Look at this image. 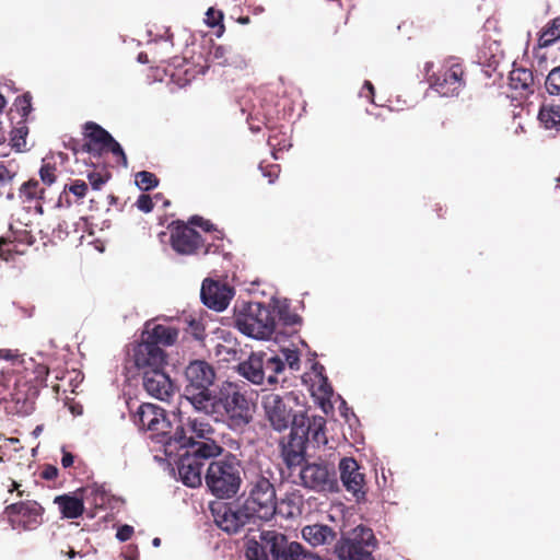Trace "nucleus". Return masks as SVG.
Listing matches in <instances>:
<instances>
[{"mask_svg":"<svg viewBox=\"0 0 560 560\" xmlns=\"http://www.w3.org/2000/svg\"><path fill=\"white\" fill-rule=\"evenodd\" d=\"M174 420L176 427L166 443L165 455L167 457L175 456L179 451H185L206 465L208 460L218 459L217 457L222 455L224 448L213 439L215 430L208 421L186 416L180 409L174 413Z\"/></svg>","mask_w":560,"mask_h":560,"instance_id":"nucleus-1","label":"nucleus"},{"mask_svg":"<svg viewBox=\"0 0 560 560\" xmlns=\"http://www.w3.org/2000/svg\"><path fill=\"white\" fill-rule=\"evenodd\" d=\"M255 405L235 382H223L198 412L217 422H224L234 431H242L254 418Z\"/></svg>","mask_w":560,"mask_h":560,"instance_id":"nucleus-2","label":"nucleus"},{"mask_svg":"<svg viewBox=\"0 0 560 560\" xmlns=\"http://www.w3.org/2000/svg\"><path fill=\"white\" fill-rule=\"evenodd\" d=\"M277 470L279 469L273 465H259L257 470L250 471L240 504V513L245 518L269 521L276 515V483L279 480Z\"/></svg>","mask_w":560,"mask_h":560,"instance_id":"nucleus-3","label":"nucleus"},{"mask_svg":"<svg viewBox=\"0 0 560 560\" xmlns=\"http://www.w3.org/2000/svg\"><path fill=\"white\" fill-rule=\"evenodd\" d=\"M260 541L248 540L246 560H314L315 556L302 544L289 541L287 536L277 530H262Z\"/></svg>","mask_w":560,"mask_h":560,"instance_id":"nucleus-4","label":"nucleus"},{"mask_svg":"<svg viewBox=\"0 0 560 560\" xmlns=\"http://www.w3.org/2000/svg\"><path fill=\"white\" fill-rule=\"evenodd\" d=\"M38 396L36 385L21 377V369L0 368V400L12 415L26 416L35 408Z\"/></svg>","mask_w":560,"mask_h":560,"instance_id":"nucleus-5","label":"nucleus"},{"mask_svg":"<svg viewBox=\"0 0 560 560\" xmlns=\"http://www.w3.org/2000/svg\"><path fill=\"white\" fill-rule=\"evenodd\" d=\"M243 472L242 460L228 452L224 456L208 463L205 482L215 498L232 499L241 489Z\"/></svg>","mask_w":560,"mask_h":560,"instance_id":"nucleus-6","label":"nucleus"},{"mask_svg":"<svg viewBox=\"0 0 560 560\" xmlns=\"http://www.w3.org/2000/svg\"><path fill=\"white\" fill-rule=\"evenodd\" d=\"M214 368L205 360H194L185 368L184 371V394L194 410L197 412L205 407L209 398L213 395L210 389L215 380Z\"/></svg>","mask_w":560,"mask_h":560,"instance_id":"nucleus-7","label":"nucleus"},{"mask_svg":"<svg viewBox=\"0 0 560 560\" xmlns=\"http://www.w3.org/2000/svg\"><path fill=\"white\" fill-rule=\"evenodd\" d=\"M171 247L179 255L219 254L221 245L208 242L207 238L189 225V221H172L167 225Z\"/></svg>","mask_w":560,"mask_h":560,"instance_id":"nucleus-8","label":"nucleus"},{"mask_svg":"<svg viewBox=\"0 0 560 560\" xmlns=\"http://www.w3.org/2000/svg\"><path fill=\"white\" fill-rule=\"evenodd\" d=\"M235 327L248 337L268 339L275 331L276 318L273 312L258 302H250L235 315Z\"/></svg>","mask_w":560,"mask_h":560,"instance_id":"nucleus-9","label":"nucleus"},{"mask_svg":"<svg viewBox=\"0 0 560 560\" xmlns=\"http://www.w3.org/2000/svg\"><path fill=\"white\" fill-rule=\"evenodd\" d=\"M433 62L424 65V74L429 85L442 96H455L465 88V71L455 58L446 59L438 71L433 70Z\"/></svg>","mask_w":560,"mask_h":560,"instance_id":"nucleus-10","label":"nucleus"},{"mask_svg":"<svg viewBox=\"0 0 560 560\" xmlns=\"http://www.w3.org/2000/svg\"><path fill=\"white\" fill-rule=\"evenodd\" d=\"M236 372L255 385H261L267 378L269 385L278 383L277 375L284 371V363L278 355L267 357L266 352H253L246 360L240 362Z\"/></svg>","mask_w":560,"mask_h":560,"instance_id":"nucleus-11","label":"nucleus"},{"mask_svg":"<svg viewBox=\"0 0 560 560\" xmlns=\"http://www.w3.org/2000/svg\"><path fill=\"white\" fill-rule=\"evenodd\" d=\"M133 421L140 429L150 431V438L166 450V443L174 433L176 422L166 417L163 408L149 402L141 404L133 416Z\"/></svg>","mask_w":560,"mask_h":560,"instance_id":"nucleus-12","label":"nucleus"},{"mask_svg":"<svg viewBox=\"0 0 560 560\" xmlns=\"http://www.w3.org/2000/svg\"><path fill=\"white\" fill-rule=\"evenodd\" d=\"M45 509L35 500H24L7 505L0 521L18 533L32 532L43 524Z\"/></svg>","mask_w":560,"mask_h":560,"instance_id":"nucleus-13","label":"nucleus"},{"mask_svg":"<svg viewBox=\"0 0 560 560\" xmlns=\"http://www.w3.org/2000/svg\"><path fill=\"white\" fill-rule=\"evenodd\" d=\"M298 398L293 393H285L279 395L276 393H268L261 397V407L265 417L271 428L276 431H284L290 425L294 427V422L299 413H293V404Z\"/></svg>","mask_w":560,"mask_h":560,"instance_id":"nucleus-14","label":"nucleus"},{"mask_svg":"<svg viewBox=\"0 0 560 560\" xmlns=\"http://www.w3.org/2000/svg\"><path fill=\"white\" fill-rule=\"evenodd\" d=\"M376 545L374 533L371 528L359 525L349 537L341 538L336 544V552L341 560H375L372 549Z\"/></svg>","mask_w":560,"mask_h":560,"instance_id":"nucleus-15","label":"nucleus"},{"mask_svg":"<svg viewBox=\"0 0 560 560\" xmlns=\"http://www.w3.org/2000/svg\"><path fill=\"white\" fill-rule=\"evenodd\" d=\"M84 142L82 149L93 156H101L104 152H110L114 156L120 159V163L127 166V156L121 145L103 127L94 121H88L84 125Z\"/></svg>","mask_w":560,"mask_h":560,"instance_id":"nucleus-16","label":"nucleus"},{"mask_svg":"<svg viewBox=\"0 0 560 560\" xmlns=\"http://www.w3.org/2000/svg\"><path fill=\"white\" fill-rule=\"evenodd\" d=\"M299 476L304 488L317 492L332 491L337 487L335 467L324 460L305 463Z\"/></svg>","mask_w":560,"mask_h":560,"instance_id":"nucleus-17","label":"nucleus"},{"mask_svg":"<svg viewBox=\"0 0 560 560\" xmlns=\"http://www.w3.org/2000/svg\"><path fill=\"white\" fill-rule=\"evenodd\" d=\"M132 361L137 370L142 374L145 371L165 368L166 353L161 347H155L142 340L132 349Z\"/></svg>","mask_w":560,"mask_h":560,"instance_id":"nucleus-18","label":"nucleus"},{"mask_svg":"<svg viewBox=\"0 0 560 560\" xmlns=\"http://www.w3.org/2000/svg\"><path fill=\"white\" fill-rule=\"evenodd\" d=\"M234 295V291L226 283L212 279H205L201 285L200 296L202 303L214 311L225 310Z\"/></svg>","mask_w":560,"mask_h":560,"instance_id":"nucleus-19","label":"nucleus"},{"mask_svg":"<svg viewBox=\"0 0 560 560\" xmlns=\"http://www.w3.org/2000/svg\"><path fill=\"white\" fill-rule=\"evenodd\" d=\"M302 422L303 420L300 419L299 423ZM302 427L303 424L292 427L288 440L281 442V456L289 469L301 466L305 462L306 442L300 434Z\"/></svg>","mask_w":560,"mask_h":560,"instance_id":"nucleus-20","label":"nucleus"},{"mask_svg":"<svg viewBox=\"0 0 560 560\" xmlns=\"http://www.w3.org/2000/svg\"><path fill=\"white\" fill-rule=\"evenodd\" d=\"M0 359L10 361L12 369L24 368V374L21 371V377L23 380H30V384L36 385L38 388L49 374V369L45 364L36 363L33 359L25 361L24 359L19 360V354L13 353L11 350L0 349Z\"/></svg>","mask_w":560,"mask_h":560,"instance_id":"nucleus-21","label":"nucleus"},{"mask_svg":"<svg viewBox=\"0 0 560 560\" xmlns=\"http://www.w3.org/2000/svg\"><path fill=\"white\" fill-rule=\"evenodd\" d=\"M340 479L348 492H351L357 499L365 495L364 474L358 462L352 457H343L339 462Z\"/></svg>","mask_w":560,"mask_h":560,"instance_id":"nucleus-22","label":"nucleus"},{"mask_svg":"<svg viewBox=\"0 0 560 560\" xmlns=\"http://www.w3.org/2000/svg\"><path fill=\"white\" fill-rule=\"evenodd\" d=\"M141 375L143 388L152 397L166 400L173 394L174 385L164 368L145 371Z\"/></svg>","mask_w":560,"mask_h":560,"instance_id":"nucleus-23","label":"nucleus"},{"mask_svg":"<svg viewBox=\"0 0 560 560\" xmlns=\"http://www.w3.org/2000/svg\"><path fill=\"white\" fill-rule=\"evenodd\" d=\"M178 455L177 470L183 483L190 488L199 487L202 482L205 463L198 462L185 451Z\"/></svg>","mask_w":560,"mask_h":560,"instance_id":"nucleus-24","label":"nucleus"},{"mask_svg":"<svg viewBox=\"0 0 560 560\" xmlns=\"http://www.w3.org/2000/svg\"><path fill=\"white\" fill-rule=\"evenodd\" d=\"M302 419L303 427L301 428L302 432H300L301 435H303V440L307 443L308 441L314 442L315 444H326L327 439L325 434V427H326V420L325 418L320 416H314L312 418L307 417L305 413L301 412L296 417V420L294 422V427L299 424V420Z\"/></svg>","mask_w":560,"mask_h":560,"instance_id":"nucleus-25","label":"nucleus"},{"mask_svg":"<svg viewBox=\"0 0 560 560\" xmlns=\"http://www.w3.org/2000/svg\"><path fill=\"white\" fill-rule=\"evenodd\" d=\"M509 85L521 97L533 94L535 91L533 71L513 63V69L509 75Z\"/></svg>","mask_w":560,"mask_h":560,"instance_id":"nucleus-26","label":"nucleus"},{"mask_svg":"<svg viewBox=\"0 0 560 560\" xmlns=\"http://www.w3.org/2000/svg\"><path fill=\"white\" fill-rule=\"evenodd\" d=\"M277 513L284 518H295L302 515L304 499L300 491L287 492L283 498L276 499Z\"/></svg>","mask_w":560,"mask_h":560,"instance_id":"nucleus-27","label":"nucleus"},{"mask_svg":"<svg viewBox=\"0 0 560 560\" xmlns=\"http://www.w3.org/2000/svg\"><path fill=\"white\" fill-rule=\"evenodd\" d=\"M336 532L328 525L312 524L302 529V537L313 547L329 545L336 539Z\"/></svg>","mask_w":560,"mask_h":560,"instance_id":"nucleus-28","label":"nucleus"},{"mask_svg":"<svg viewBox=\"0 0 560 560\" xmlns=\"http://www.w3.org/2000/svg\"><path fill=\"white\" fill-rule=\"evenodd\" d=\"M166 37H161L160 40H154L150 47L152 54V60L149 59L148 52H140L138 55V61L141 63L149 62H164L171 55L174 47L173 34L168 31L165 32Z\"/></svg>","mask_w":560,"mask_h":560,"instance_id":"nucleus-29","label":"nucleus"},{"mask_svg":"<svg viewBox=\"0 0 560 560\" xmlns=\"http://www.w3.org/2000/svg\"><path fill=\"white\" fill-rule=\"evenodd\" d=\"M178 338V329L172 326L162 324L155 325L151 330L147 331V337L143 340L155 347L173 346Z\"/></svg>","mask_w":560,"mask_h":560,"instance_id":"nucleus-30","label":"nucleus"},{"mask_svg":"<svg viewBox=\"0 0 560 560\" xmlns=\"http://www.w3.org/2000/svg\"><path fill=\"white\" fill-rule=\"evenodd\" d=\"M54 502L58 505L63 518H78L85 510L83 499L73 494L57 495Z\"/></svg>","mask_w":560,"mask_h":560,"instance_id":"nucleus-31","label":"nucleus"},{"mask_svg":"<svg viewBox=\"0 0 560 560\" xmlns=\"http://www.w3.org/2000/svg\"><path fill=\"white\" fill-rule=\"evenodd\" d=\"M538 119L546 129L560 130V103L542 104Z\"/></svg>","mask_w":560,"mask_h":560,"instance_id":"nucleus-32","label":"nucleus"},{"mask_svg":"<svg viewBox=\"0 0 560 560\" xmlns=\"http://www.w3.org/2000/svg\"><path fill=\"white\" fill-rule=\"evenodd\" d=\"M45 188L35 178H30L23 183L19 189V196L23 202H32L44 199Z\"/></svg>","mask_w":560,"mask_h":560,"instance_id":"nucleus-33","label":"nucleus"},{"mask_svg":"<svg viewBox=\"0 0 560 560\" xmlns=\"http://www.w3.org/2000/svg\"><path fill=\"white\" fill-rule=\"evenodd\" d=\"M249 520L250 518H245V515H241L238 508L235 512H225L222 520L218 521V524L223 530L228 533H237L238 529Z\"/></svg>","mask_w":560,"mask_h":560,"instance_id":"nucleus-34","label":"nucleus"},{"mask_svg":"<svg viewBox=\"0 0 560 560\" xmlns=\"http://www.w3.org/2000/svg\"><path fill=\"white\" fill-rule=\"evenodd\" d=\"M560 40V16L552 19L541 32L539 42L541 46H550Z\"/></svg>","mask_w":560,"mask_h":560,"instance_id":"nucleus-35","label":"nucleus"},{"mask_svg":"<svg viewBox=\"0 0 560 560\" xmlns=\"http://www.w3.org/2000/svg\"><path fill=\"white\" fill-rule=\"evenodd\" d=\"M223 19L224 14L221 10L209 8L206 12L205 22L210 28H215V35L218 37L222 36L225 31Z\"/></svg>","mask_w":560,"mask_h":560,"instance_id":"nucleus-36","label":"nucleus"},{"mask_svg":"<svg viewBox=\"0 0 560 560\" xmlns=\"http://www.w3.org/2000/svg\"><path fill=\"white\" fill-rule=\"evenodd\" d=\"M136 185L143 191L154 189L159 185V178L155 174L148 171H140L135 175Z\"/></svg>","mask_w":560,"mask_h":560,"instance_id":"nucleus-37","label":"nucleus"},{"mask_svg":"<svg viewBox=\"0 0 560 560\" xmlns=\"http://www.w3.org/2000/svg\"><path fill=\"white\" fill-rule=\"evenodd\" d=\"M545 89L549 95H560V66L549 71L545 80Z\"/></svg>","mask_w":560,"mask_h":560,"instance_id":"nucleus-38","label":"nucleus"},{"mask_svg":"<svg viewBox=\"0 0 560 560\" xmlns=\"http://www.w3.org/2000/svg\"><path fill=\"white\" fill-rule=\"evenodd\" d=\"M27 133L28 128L26 127L25 121L20 122V125L11 131L12 147L18 151H23L26 147L25 138Z\"/></svg>","mask_w":560,"mask_h":560,"instance_id":"nucleus-39","label":"nucleus"},{"mask_svg":"<svg viewBox=\"0 0 560 560\" xmlns=\"http://www.w3.org/2000/svg\"><path fill=\"white\" fill-rule=\"evenodd\" d=\"M14 107L19 115L22 118V121H25L28 115L32 112V95L30 92H26L20 96H18L14 101Z\"/></svg>","mask_w":560,"mask_h":560,"instance_id":"nucleus-40","label":"nucleus"},{"mask_svg":"<svg viewBox=\"0 0 560 560\" xmlns=\"http://www.w3.org/2000/svg\"><path fill=\"white\" fill-rule=\"evenodd\" d=\"M68 192H71L77 197L78 200H80L85 197L88 192V185L84 180L81 179L73 180L71 184L65 186L63 194L67 195ZM66 202L68 206L71 205L68 196H66Z\"/></svg>","mask_w":560,"mask_h":560,"instance_id":"nucleus-41","label":"nucleus"},{"mask_svg":"<svg viewBox=\"0 0 560 560\" xmlns=\"http://www.w3.org/2000/svg\"><path fill=\"white\" fill-rule=\"evenodd\" d=\"M39 177L45 186H51L57 179L56 165L50 163H44L39 168Z\"/></svg>","mask_w":560,"mask_h":560,"instance_id":"nucleus-42","label":"nucleus"},{"mask_svg":"<svg viewBox=\"0 0 560 560\" xmlns=\"http://www.w3.org/2000/svg\"><path fill=\"white\" fill-rule=\"evenodd\" d=\"M89 498H92L93 504L95 508H104L108 502V494L106 490L101 486H93L90 489Z\"/></svg>","mask_w":560,"mask_h":560,"instance_id":"nucleus-43","label":"nucleus"},{"mask_svg":"<svg viewBox=\"0 0 560 560\" xmlns=\"http://www.w3.org/2000/svg\"><path fill=\"white\" fill-rule=\"evenodd\" d=\"M281 353L284 358L282 362L284 363V366L288 365L292 371H299L300 370V354L296 349H282Z\"/></svg>","mask_w":560,"mask_h":560,"instance_id":"nucleus-44","label":"nucleus"},{"mask_svg":"<svg viewBox=\"0 0 560 560\" xmlns=\"http://www.w3.org/2000/svg\"><path fill=\"white\" fill-rule=\"evenodd\" d=\"M188 221H189V225L191 228L192 226H198V228H200L202 231H205L207 233H210V232H213V231L217 232V229L214 228V225L209 220H206L202 217L192 215L191 218H189ZM218 233L220 235L215 236V238L219 240V241H222V233L220 231H218Z\"/></svg>","mask_w":560,"mask_h":560,"instance_id":"nucleus-45","label":"nucleus"},{"mask_svg":"<svg viewBox=\"0 0 560 560\" xmlns=\"http://www.w3.org/2000/svg\"><path fill=\"white\" fill-rule=\"evenodd\" d=\"M15 252V244L8 238H0V257L9 260Z\"/></svg>","mask_w":560,"mask_h":560,"instance_id":"nucleus-46","label":"nucleus"},{"mask_svg":"<svg viewBox=\"0 0 560 560\" xmlns=\"http://www.w3.org/2000/svg\"><path fill=\"white\" fill-rule=\"evenodd\" d=\"M136 207L144 213L151 212L154 208L152 197L147 194H141L136 201Z\"/></svg>","mask_w":560,"mask_h":560,"instance_id":"nucleus-47","label":"nucleus"},{"mask_svg":"<svg viewBox=\"0 0 560 560\" xmlns=\"http://www.w3.org/2000/svg\"><path fill=\"white\" fill-rule=\"evenodd\" d=\"M88 178L92 188L94 190H98L108 180L109 175H102L101 173L92 172L89 174Z\"/></svg>","mask_w":560,"mask_h":560,"instance_id":"nucleus-48","label":"nucleus"},{"mask_svg":"<svg viewBox=\"0 0 560 560\" xmlns=\"http://www.w3.org/2000/svg\"><path fill=\"white\" fill-rule=\"evenodd\" d=\"M248 125H249V129L252 130V132L256 133V132H259L261 129H262V126H265L267 129L271 130L273 129L269 124H270V120L269 119H265L262 121H260L258 118H256L255 116L250 115L248 117Z\"/></svg>","mask_w":560,"mask_h":560,"instance_id":"nucleus-49","label":"nucleus"},{"mask_svg":"<svg viewBox=\"0 0 560 560\" xmlns=\"http://www.w3.org/2000/svg\"><path fill=\"white\" fill-rule=\"evenodd\" d=\"M317 390L320 393V398L324 400H329L334 393L332 387L328 384L326 377H322Z\"/></svg>","mask_w":560,"mask_h":560,"instance_id":"nucleus-50","label":"nucleus"},{"mask_svg":"<svg viewBox=\"0 0 560 560\" xmlns=\"http://www.w3.org/2000/svg\"><path fill=\"white\" fill-rule=\"evenodd\" d=\"M14 174L3 164L0 163V187L11 183Z\"/></svg>","mask_w":560,"mask_h":560,"instance_id":"nucleus-51","label":"nucleus"},{"mask_svg":"<svg viewBox=\"0 0 560 560\" xmlns=\"http://www.w3.org/2000/svg\"><path fill=\"white\" fill-rule=\"evenodd\" d=\"M133 534V527L130 526V525H122L121 527L118 528L117 533H116V537L118 540L120 541H127L131 538Z\"/></svg>","mask_w":560,"mask_h":560,"instance_id":"nucleus-52","label":"nucleus"},{"mask_svg":"<svg viewBox=\"0 0 560 560\" xmlns=\"http://www.w3.org/2000/svg\"><path fill=\"white\" fill-rule=\"evenodd\" d=\"M40 477L45 480H55L58 477V468L52 465H46L40 471Z\"/></svg>","mask_w":560,"mask_h":560,"instance_id":"nucleus-53","label":"nucleus"},{"mask_svg":"<svg viewBox=\"0 0 560 560\" xmlns=\"http://www.w3.org/2000/svg\"><path fill=\"white\" fill-rule=\"evenodd\" d=\"M191 334L197 340H202L205 338V327L196 320L190 322Z\"/></svg>","mask_w":560,"mask_h":560,"instance_id":"nucleus-54","label":"nucleus"},{"mask_svg":"<svg viewBox=\"0 0 560 560\" xmlns=\"http://www.w3.org/2000/svg\"><path fill=\"white\" fill-rule=\"evenodd\" d=\"M82 144L83 143L81 141L70 138L69 141L65 143V147L71 150L74 154H78L79 152H84L81 148Z\"/></svg>","mask_w":560,"mask_h":560,"instance_id":"nucleus-55","label":"nucleus"},{"mask_svg":"<svg viewBox=\"0 0 560 560\" xmlns=\"http://www.w3.org/2000/svg\"><path fill=\"white\" fill-rule=\"evenodd\" d=\"M74 463V456L65 450H62L61 465L63 468H69Z\"/></svg>","mask_w":560,"mask_h":560,"instance_id":"nucleus-56","label":"nucleus"},{"mask_svg":"<svg viewBox=\"0 0 560 560\" xmlns=\"http://www.w3.org/2000/svg\"><path fill=\"white\" fill-rule=\"evenodd\" d=\"M279 172H280L279 165H270L268 171L265 172L264 175L269 178V183L271 184L278 177Z\"/></svg>","mask_w":560,"mask_h":560,"instance_id":"nucleus-57","label":"nucleus"},{"mask_svg":"<svg viewBox=\"0 0 560 560\" xmlns=\"http://www.w3.org/2000/svg\"><path fill=\"white\" fill-rule=\"evenodd\" d=\"M368 91V94H364L366 98H369L372 103L374 102V86L370 81H365L362 88V93Z\"/></svg>","mask_w":560,"mask_h":560,"instance_id":"nucleus-58","label":"nucleus"},{"mask_svg":"<svg viewBox=\"0 0 560 560\" xmlns=\"http://www.w3.org/2000/svg\"><path fill=\"white\" fill-rule=\"evenodd\" d=\"M19 488H20V483H18L16 481L13 480L11 483V487L9 488V492L18 491V495L22 497L24 491H21Z\"/></svg>","mask_w":560,"mask_h":560,"instance_id":"nucleus-59","label":"nucleus"},{"mask_svg":"<svg viewBox=\"0 0 560 560\" xmlns=\"http://www.w3.org/2000/svg\"><path fill=\"white\" fill-rule=\"evenodd\" d=\"M434 211L436 212V215L438 218H443L444 217V208L441 203H435L434 205Z\"/></svg>","mask_w":560,"mask_h":560,"instance_id":"nucleus-60","label":"nucleus"},{"mask_svg":"<svg viewBox=\"0 0 560 560\" xmlns=\"http://www.w3.org/2000/svg\"><path fill=\"white\" fill-rule=\"evenodd\" d=\"M250 21L249 16H241L237 22L241 24H248Z\"/></svg>","mask_w":560,"mask_h":560,"instance_id":"nucleus-61","label":"nucleus"},{"mask_svg":"<svg viewBox=\"0 0 560 560\" xmlns=\"http://www.w3.org/2000/svg\"><path fill=\"white\" fill-rule=\"evenodd\" d=\"M276 136H269L268 138V144L272 148H275L278 143L275 142Z\"/></svg>","mask_w":560,"mask_h":560,"instance_id":"nucleus-62","label":"nucleus"},{"mask_svg":"<svg viewBox=\"0 0 560 560\" xmlns=\"http://www.w3.org/2000/svg\"><path fill=\"white\" fill-rule=\"evenodd\" d=\"M77 555H78V552H75L73 549H70L67 552V556H68L69 559H73Z\"/></svg>","mask_w":560,"mask_h":560,"instance_id":"nucleus-63","label":"nucleus"},{"mask_svg":"<svg viewBox=\"0 0 560 560\" xmlns=\"http://www.w3.org/2000/svg\"><path fill=\"white\" fill-rule=\"evenodd\" d=\"M152 545H153L154 547H160V545H161V538H159V537L153 538V540H152Z\"/></svg>","mask_w":560,"mask_h":560,"instance_id":"nucleus-64","label":"nucleus"}]
</instances>
